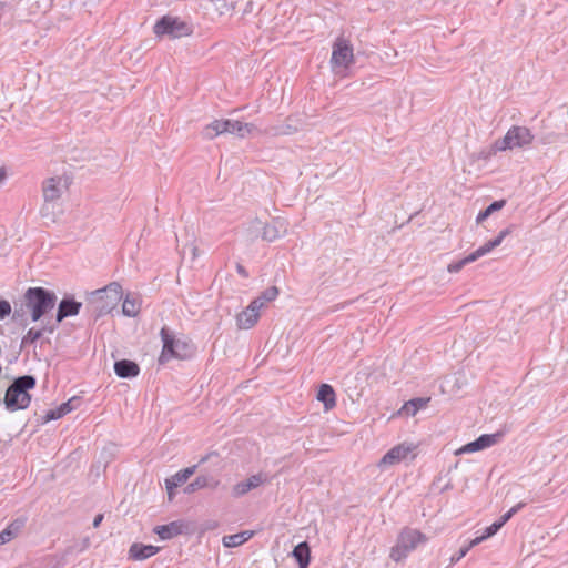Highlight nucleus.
<instances>
[{
  "label": "nucleus",
  "mask_w": 568,
  "mask_h": 568,
  "mask_svg": "<svg viewBox=\"0 0 568 568\" xmlns=\"http://www.w3.org/2000/svg\"><path fill=\"white\" fill-rule=\"evenodd\" d=\"M36 378L31 375H23L16 378L10 386L7 387L3 404L10 412L24 409L29 406L31 396L29 390L34 388Z\"/></svg>",
  "instance_id": "1"
},
{
  "label": "nucleus",
  "mask_w": 568,
  "mask_h": 568,
  "mask_svg": "<svg viewBox=\"0 0 568 568\" xmlns=\"http://www.w3.org/2000/svg\"><path fill=\"white\" fill-rule=\"evenodd\" d=\"M122 297V287L113 282L101 290L91 293L88 307L95 318L110 313Z\"/></svg>",
  "instance_id": "2"
},
{
  "label": "nucleus",
  "mask_w": 568,
  "mask_h": 568,
  "mask_svg": "<svg viewBox=\"0 0 568 568\" xmlns=\"http://www.w3.org/2000/svg\"><path fill=\"white\" fill-rule=\"evenodd\" d=\"M57 296L43 287H30L24 293V306L31 313L33 322L39 321L55 305Z\"/></svg>",
  "instance_id": "3"
},
{
  "label": "nucleus",
  "mask_w": 568,
  "mask_h": 568,
  "mask_svg": "<svg viewBox=\"0 0 568 568\" xmlns=\"http://www.w3.org/2000/svg\"><path fill=\"white\" fill-rule=\"evenodd\" d=\"M163 348L159 357V363L164 364L171 358L185 359L191 356L192 345L184 339L176 338L166 327L160 332Z\"/></svg>",
  "instance_id": "4"
},
{
  "label": "nucleus",
  "mask_w": 568,
  "mask_h": 568,
  "mask_svg": "<svg viewBox=\"0 0 568 568\" xmlns=\"http://www.w3.org/2000/svg\"><path fill=\"white\" fill-rule=\"evenodd\" d=\"M426 541L427 537L419 530L405 528L398 535L396 545L390 549L389 556L397 562L402 561L408 556L409 552Z\"/></svg>",
  "instance_id": "5"
},
{
  "label": "nucleus",
  "mask_w": 568,
  "mask_h": 568,
  "mask_svg": "<svg viewBox=\"0 0 568 568\" xmlns=\"http://www.w3.org/2000/svg\"><path fill=\"white\" fill-rule=\"evenodd\" d=\"M153 31L158 37L178 39L192 34L193 28L178 17L164 16L154 24Z\"/></svg>",
  "instance_id": "6"
},
{
  "label": "nucleus",
  "mask_w": 568,
  "mask_h": 568,
  "mask_svg": "<svg viewBox=\"0 0 568 568\" xmlns=\"http://www.w3.org/2000/svg\"><path fill=\"white\" fill-rule=\"evenodd\" d=\"M534 141V134L526 126H511L501 140H497L495 146L498 151L527 148Z\"/></svg>",
  "instance_id": "7"
},
{
  "label": "nucleus",
  "mask_w": 568,
  "mask_h": 568,
  "mask_svg": "<svg viewBox=\"0 0 568 568\" xmlns=\"http://www.w3.org/2000/svg\"><path fill=\"white\" fill-rule=\"evenodd\" d=\"M354 62L353 45L351 42L339 37L333 44V52L331 63L334 69L343 68L347 69Z\"/></svg>",
  "instance_id": "8"
},
{
  "label": "nucleus",
  "mask_w": 568,
  "mask_h": 568,
  "mask_svg": "<svg viewBox=\"0 0 568 568\" xmlns=\"http://www.w3.org/2000/svg\"><path fill=\"white\" fill-rule=\"evenodd\" d=\"M68 189V181L62 176L49 178L43 182L42 191L45 205L42 207V215H47L49 209L48 203L54 202L61 197L63 192Z\"/></svg>",
  "instance_id": "9"
},
{
  "label": "nucleus",
  "mask_w": 568,
  "mask_h": 568,
  "mask_svg": "<svg viewBox=\"0 0 568 568\" xmlns=\"http://www.w3.org/2000/svg\"><path fill=\"white\" fill-rule=\"evenodd\" d=\"M416 449V446L410 443H402L390 448L379 460V466H393L402 460H405L409 454Z\"/></svg>",
  "instance_id": "10"
},
{
  "label": "nucleus",
  "mask_w": 568,
  "mask_h": 568,
  "mask_svg": "<svg viewBox=\"0 0 568 568\" xmlns=\"http://www.w3.org/2000/svg\"><path fill=\"white\" fill-rule=\"evenodd\" d=\"M267 481L268 477L264 473L252 475L247 479L242 480L232 487V496L235 498L242 497L246 495L248 491L266 484Z\"/></svg>",
  "instance_id": "11"
},
{
  "label": "nucleus",
  "mask_w": 568,
  "mask_h": 568,
  "mask_svg": "<svg viewBox=\"0 0 568 568\" xmlns=\"http://www.w3.org/2000/svg\"><path fill=\"white\" fill-rule=\"evenodd\" d=\"M288 223L282 217H275L270 223H264L261 237L264 241L273 242L287 233Z\"/></svg>",
  "instance_id": "12"
},
{
  "label": "nucleus",
  "mask_w": 568,
  "mask_h": 568,
  "mask_svg": "<svg viewBox=\"0 0 568 568\" xmlns=\"http://www.w3.org/2000/svg\"><path fill=\"white\" fill-rule=\"evenodd\" d=\"M196 468L197 465H193L191 467L178 471L175 475L165 479V487L169 500L173 499L174 489L181 486L182 484L186 483V480L195 473Z\"/></svg>",
  "instance_id": "13"
},
{
  "label": "nucleus",
  "mask_w": 568,
  "mask_h": 568,
  "mask_svg": "<svg viewBox=\"0 0 568 568\" xmlns=\"http://www.w3.org/2000/svg\"><path fill=\"white\" fill-rule=\"evenodd\" d=\"M497 440V435H481L476 440L464 445L456 454H469L490 447Z\"/></svg>",
  "instance_id": "14"
},
{
  "label": "nucleus",
  "mask_w": 568,
  "mask_h": 568,
  "mask_svg": "<svg viewBox=\"0 0 568 568\" xmlns=\"http://www.w3.org/2000/svg\"><path fill=\"white\" fill-rule=\"evenodd\" d=\"M82 303L73 298H63L58 306L57 323H61L65 317L78 315Z\"/></svg>",
  "instance_id": "15"
},
{
  "label": "nucleus",
  "mask_w": 568,
  "mask_h": 568,
  "mask_svg": "<svg viewBox=\"0 0 568 568\" xmlns=\"http://www.w3.org/2000/svg\"><path fill=\"white\" fill-rule=\"evenodd\" d=\"M300 124L297 121L293 120L292 118H288L286 122L273 125L270 128H266L263 133L271 136H278V135H291L298 131Z\"/></svg>",
  "instance_id": "16"
},
{
  "label": "nucleus",
  "mask_w": 568,
  "mask_h": 568,
  "mask_svg": "<svg viewBox=\"0 0 568 568\" xmlns=\"http://www.w3.org/2000/svg\"><path fill=\"white\" fill-rule=\"evenodd\" d=\"M260 313L254 310V306H247L236 316V325L240 329H250L258 321Z\"/></svg>",
  "instance_id": "17"
},
{
  "label": "nucleus",
  "mask_w": 568,
  "mask_h": 568,
  "mask_svg": "<svg viewBox=\"0 0 568 568\" xmlns=\"http://www.w3.org/2000/svg\"><path fill=\"white\" fill-rule=\"evenodd\" d=\"M159 550V547L135 542L130 547L129 556L134 560H144L155 555Z\"/></svg>",
  "instance_id": "18"
},
{
  "label": "nucleus",
  "mask_w": 568,
  "mask_h": 568,
  "mask_svg": "<svg viewBox=\"0 0 568 568\" xmlns=\"http://www.w3.org/2000/svg\"><path fill=\"white\" fill-rule=\"evenodd\" d=\"M114 372L121 378H131L138 376L140 367L132 361L121 359L115 362Z\"/></svg>",
  "instance_id": "19"
},
{
  "label": "nucleus",
  "mask_w": 568,
  "mask_h": 568,
  "mask_svg": "<svg viewBox=\"0 0 568 568\" xmlns=\"http://www.w3.org/2000/svg\"><path fill=\"white\" fill-rule=\"evenodd\" d=\"M184 525L181 521H172L166 525L154 527L153 531L163 540L171 539L183 531Z\"/></svg>",
  "instance_id": "20"
},
{
  "label": "nucleus",
  "mask_w": 568,
  "mask_h": 568,
  "mask_svg": "<svg viewBox=\"0 0 568 568\" xmlns=\"http://www.w3.org/2000/svg\"><path fill=\"white\" fill-rule=\"evenodd\" d=\"M293 557L298 562V568H307L311 559V549L306 541L300 542L292 551Z\"/></svg>",
  "instance_id": "21"
},
{
  "label": "nucleus",
  "mask_w": 568,
  "mask_h": 568,
  "mask_svg": "<svg viewBox=\"0 0 568 568\" xmlns=\"http://www.w3.org/2000/svg\"><path fill=\"white\" fill-rule=\"evenodd\" d=\"M254 535L252 530H244L239 534L224 536L222 539V544L226 548H233L243 545L248 539H251Z\"/></svg>",
  "instance_id": "22"
},
{
  "label": "nucleus",
  "mask_w": 568,
  "mask_h": 568,
  "mask_svg": "<svg viewBox=\"0 0 568 568\" xmlns=\"http://www.w3.org/2000/svg\"><path fill=\"white\" fill-rule=\"evenodd\" d=\"M317 399L324 403L326 410L332 409L336 404L335 392L333 387L328 384H322L317 393Z\"/></svg>",
  "instance_id": "23"
},
{
  "label": "nucleus",
  "mask_w": 568,
  "mask_h": 568,
  "mask_svg": "<svg viewBox=\"0 0 568 568\" xmlns=\"http://www.w3.org/2000/svg\"><path fill=\"white\" fill-rule=\"evenodd\" d=\"M227 120H215L212 123L207 124L203 130V136L205 139L212 140L220 134L226 133L227 131Z\"/></svg>",
  "instance_id": "24"
},
{
  "label": "nucleus",
  "mask_w": 568,
  "mask_h": 568,
  "mask_svg": "<svg viewBox=\"0 0 568 568\" xmlns=\"http://www.w3.org/2000/svg\"><path fill=\"white\" fill-rule=\"evenodd\" d=\"M429 402V398H414L404 404L402 409L398 412V414H404L406 416H414L416 413L426 407L427 403Z\"/></svg>",
  "instance_id": "25"
},
{
  "label": "nucleus",
  "mask_w": 568,
  "mask_h": 568,
  "mask_svg": "<svg viewBox=\"0 0 568 568\" xmlns=\"http://www.w3.org/2000/svg\"><path fill=\"white\" fill-rule=\"evenodd\" d=\"M73 400H75V398H72V399L61 404L55 409L48 410L44 416V420L45 422L55 420V419H59V418L63 417L64 415L69 414L70 412H72L74 409V406L72 405Z\"/></svg>",
  "instance_id": "26"
},
{
  "label": "nucleus",
  "mask_w": 568,
  "mask_h": 568,
  "mask_svg": "<svg viewBox=\"0 0 568 568\" xmlns=\"http://www.w3.org/2000/svg\"><path fill=\"white\" fill-rule=\"evenodd\" d=\"M140 312V301L136 296L128 294L122 304V313L125 316L134 317Z\"/></svg>",
  "instance_id": "27"
},
{
  "label": "nucleus",
  "mask_w": 568,
  "mask_h": 568,
  "mask_svg": "<svg viewBox=\"0 0 568 568\" xmlns=\"http://www.w3.org/2000/svg\"><path fill=\"white\" fill-rule=\"evenodd\" d=\"M55 326H44L42 329L30 328L28 333L22 337L21 346L32 344L37 342L43 335V332L53 333Z\"/></svg>",
  "instance_id": "28"
},
{
  "label": "nucleus",
  "mask_w": 568,
  "mask_h": 568,
  "mask_svg": "<svg viewBox=\"0 0 568 568\" xmlns=\"http://www.w3.org/2000/svg\"><path fill=\"white\" fill-rule=\"evenodd\" d=\"M22 526L23 520H17L12 523L10 526H8L6 529H3L0 532V545H4L9 542L11 539H13Z\"/></svg>",
  "instance_id": "29"
},
{
  "label": "nucleus",
  "mask_w": 568,
  "mask_h": 568,
  "mask_svg": "<svg viewBox=\"0 0 568 568\" xmlns=\"http://www.w3.org/2000/svg\"><path fill=\"white\" fill-rule=\"evenodd\" d=\"M261 133H263V132L256 125H254L252 123H243V122L239 121V123L236 125V131L234 134L237 135L239 138H246V136L261 134Z\"/></svg>",
  "instance_id": "30"
},
{
  "label": "nucleus",
  "mask_w": 568,
  "mask_h": 568,
  "mask_svg": "<svg viewBox=\"0 0 568 568\" xmlns=\"http://www.w3.org/2000/svg\"><path fill=\"white\" fill-rule=\"evenodd\" d=\"M263 226H264V223L260 219H257V217L253 219L247 224V227H246L247 237L252 241L261 237V234L263 232Z\"/></svg>",
  "instance_id": "31"
},
{
  "label": "nucleus",
  "mask_w": 568,
  "mask_h": 568,
  "mask_svg": "<svg viewBox=\"0 0 568 568\" xmlns=\"http://www.w3.org/2000/svg\"><path fill=\"white\" fill-rule=\"evenodd\" d=\"M211 480H212V478H210L207 476H197L192 483H190L184 488V493L185 494H192V493H194L197 489L205 488V487L210 486V481Z\"/></svg>",
  "instance_id": "32"
},
{
  "label": "nucleus",
  "mask_w": 568,
  "mask_h": 568,
  "mask_svg": "<svg viewBox=\"0 0 568 568\" xmlns=\"http://www.w3.org/2000/svg\"><path fill=\"white\" fill-rule=\"evenodd\" d=\"M506 204L505 200L495 201L489 206H487L484 211H481L476 219L477 223H481L484 220H486L490 214H493L496 211L501 210Z\"/></svg>",
  "instance_id": "33"
},
{
  "label": "nucleus",
  "mask_w": 568,
  "mask_h": 568,
  "mask_svg": "<svg viewBox=\"0 0 568 568\" xmlns=\"http://www.w3.org/2000/svg\"><path fill=\"white\" fill-rule=\"evenodd\" d=\"M262 298L267 302L274 301L278 295V288L276 286H271L266 288L262 294Z\"/></svg>",
  "instance_id": "34"
},
{
  "label": "nucleus",
  "mask_w": 568,
  "mask_h": 568,
  "mask_svg": "<svg viewBox=\"0 0 568 568\" xmlns=\"http://www.w3.org/2000/svg\"><path fill=\"white\" fill-rule=\"evenodd\" d=\"M11 305L8 301L0 298V321L11 314Z\"/></svg>",
  "instance_id": "35"
},
{
  "label": "nucleus",
  "mask_w": 568,
  "mask_h": 568,
  "mask_svg": "<svg viewBox=\"0 0 568 568\" xmlns=\"http://www.w3.org/2000/svg\"><path fill=\"white\" fill-rule=\"evenodd\" d=\"M500 524H497L496 521L494 524H491L489 527H487L485 529V532L483 535V538H489L491 536H494L495 534H497V531L500 529Z\"/></svg>",
  "instance_id": "36"
},
{
  "label": "nucleus",
  "mask_w": 568,
  "mask_h": 568,
  "mask_svg": "<svg viewBox=\"0 0 568 568\" xmlns=\"http://www.w3.org/2000/svg\"><path fill=\"white\" fill-rule=\"evenodd\" d=\"M267 301L262 298V295L257 296L250 303V306H254V310L260 313V311L266 305Z\"/></svg>",
  "instance_id": "37"
},
{
  "label": "nucleus",
  "mask_w": 568,
  "mask_h": 568,
  "mask_svg": "<svg viewBox=\"0 0 568 568\" xmlns=\"http://www.w3.org/2000/svg\"><path fill=\"white\" fill-rule=\"evenodd\" d=\"M267 301L262 298V295L257 296L250 303V306H254V310L260 313V311L266 305Z\"/></svg>",
  "instance_id": "38"
},
{
  "label": "nucleus",
  "mask_w": 568,
  "mask_h": 568,
  "mask_svg": "<svg viewBox=\"0 0 568 568\" xmlns=\"http://www.w3.org/2000/svg\"><path fill=\"white\" fill-rule=\"evenodd\" d=\"M468 551L469 547L460 548L459 551L450 558V564H456L457 561H459L462 558L466 556Z\"/></svg>",
  "instance_id": "39"
},
{
  "label": "nucleus",
  "mask_w": 568,
  "mask_h": 568,
  "mask_svg": "<svg viewBox=\"0 0 568 568\" xmlns=\"http://www.w3.org/2000/svg\"><path fill=\"white\" fill-rule=\"evenodd\" d=\"M464 266L465 264L463 263V260H460L458 262L450 263L447 270L449 273H458Z\"/></svg>",
  "instance_id": "40"
},
{
  "label": "nucleus",
  "mask_w": 568,
  "mask_h": 568,
  "mask_svg": "<svg viewBox=\"0 0 568 568\" xmlns=\"http://www.w3.org/2000/svg\"><path fill=\"white\" fill-rule=\"evenodd\" d=\"M495 247L493 246L491 242L488 241L484 245L477 248L478 253L484 256L488 254L490 251H493Z\"/></svg>",
  "instance_id": "41"
},
{
  "label": "nucleus",
  "mask_w": 568,
  "mask_h": 568,
  "mask_svg": "<svg viewBox=\"0 0 568 568\" xmlns=\"http://www.w3.org/2000/svg\"><path fill=\"white\" fill-rule=\"evenodd\" d=\"M479 257H481V255L476 250L473 253H470L469 255H467L465 258H463V263L465 265H467L469 263H473V262L477 261Z\"/></svg>",
  "instance_id": "42"
},
{
  "label": "nucleus",
  "mask_w": 568,
  "mask_h": 568,
  "mask_svg": "<svg viewBox=\"0 0 568 568\" xmlns=\"http://www.w3.org/2000/svg\"><path fill=\"white\" fill-rule=\"evenodd\" d=\"M479 257H481V255L476 250L473 253H470L469 255H467L465 258H463V263L465 265H467L469 263H473V262L477 261Z\"/></svg>",
  "instance_id": "43"
},
{
  "label": "nucleus",
  "mask_w": 568,
  "mask_h": 568,
  "mask_svg": "<svg viewBox=\"0 0 568 568\" xmlns=\"http://www.w3.org/2000/svg\"><path fill=\"white\" fill-rule=\"evenodd\" d=\"M239 121H235V120H227V131L226 133H231V134H234L235 131H236V125H237Z\"/></svg>",
  "instance_id": "44"
},
{
  "label": "nucleus",
  "mask_w": 568,
  "mask_h": 568,
  "mask_svg": "<svg viewBox=\"0 0 568 568\" xmlns=\"http://www.w3.org/2000/svg\"><path fill=\"white\" fill-rule=\"evenodd\" d=\"M526 506V503L524 501H520L518 503L517 505H515L514 507H511L508 513L514 516L515 514H517L521 508H524Z\"/></svg>",
  "instance_id": "45"
},
{
  "label": "nucleus",
  "mask_w": 568,
  "mask_h": 568,
  "mask_svg": "<svg viewBox=\"0 0 568 568\" xmlns=\"http://www.w3.org/2000/svg\"><path fill=\"white\" fill-rule=\"evenodd\" d=\"M484 540H486V538H483V535H481L479 537L474 538L466 547H469V550H470L473 547L479 545Z\"/></svg>",
  "instance_id": "46"
},
{
  "label": "nucleus",
  "mask_w": 568,
  "mask_h": 568,
  "mask_svg": "<svg viewBox=\"0 0 568 568\" xmlns=\"http://www.w3.org/2000/svg\"><path fill=\"white\" fill-rule=\"evenodd\" d=\"M186 248L190 250L193 258H195L197 256V247L195 245L191 244V245L185 246L183 248V254H185Z\"/></svg>",
  "instance_id": "47"
},
{
  "label": "nucleus",
  "mask_w": 568,
  "mask_h": 568,
  "mask_svg": "<svg viewBox=\"0 0 568 568\" xmlns=\"http://www.w3.org/2000/svg\"><path fill=\"white\" fill-rule=\"evenodd\" d=\"M513 516L507 511L505 513L500 519L498 521H496L497 524H500V527H503Z\"/></svg>",
  "instance_id": "48"
},
{
  "label": "nucleus",
  "mask_w": 568,
  "mask_h": 568,
  "mask_svg": "<svg viewBox=\"0 0 568 568\" xmlns=\"http://www.w3.org/2000/svg\"><path fill=\"white\" fill-rule=\"evenodd\" d=\"M236 271L243 277H247L248 276V273L246 272L245 267L242 264H240V263L236 264Z\"/></svg>",
  "instance_id": "49"
},
{
  "label": "nucleus",
  "mask_w": 568,
  "mask_h": 568,
  "mask_svg": "<svg viewBox=\"0 0 568 568\" xmlns=\"http://www.w3.org/2000/svg\"><path fill=\"white\" fill-rule=\"evenodd\" d=\"M554 139H555V134L551 133V134H547V135L542 136L540 139V141L542 144H548V143H551L554 141Z\"/></svg>",
  "instance_id": "50"
},
{
  "label": "nucleus",
  "mask_w": 568,
  "mask_h": 568,
  "mask_svg": "<svg viewBox=\"0 0 568 568\" xmlns=\"http://www.w3.org/2000/svg\"><path fill=\"white\" fill-rule=\"evenodd\" d=\"M102 520H103V515L102 514L97 515L93 519V527L98 528L100 526V524L102 523Z\"/></svg>",
  "instance_id": "51"
},
{
  "label": "nucleus",
  "mask_w": 568,
  "mask_h": 568,
  "mask_svg": "<svg viewBox=\"0 0 568 568\" xmlns=\"http://www.w3.org/2000/svg\"><path fill=\"white\" fill-rule=\"evenodd\" d=\"M504 239L498 234L495 239L490 240L494 247H497L501 244Z\"/></svg>",
  "instance_id": "52"
},
{
  "label": "nucleus",
  "mask_w": 568,
  "mask_h": 568,
  "mask_svg": "<svg viewBox=\"0 0 568 568\" xmlns=\"http://www.w3.org/2000/svg\"><path fill=\"white\" fill-rule=\"evenodd\" d=\"M511 233V226L510 227H507L503 231L499 232V235L505 239L506 236H508L509 234Z\"/></svg>",
  "instance_id": "53"
},
{
  "label": "nucleus",
  "mask_w": 568,
  "mask_h": 568,
  "mask_svg": "<svg viewBox=\"0 0 568 568\" xmlns=\"http://www.w3.org/2000/svg\"><path fill=\"white\" fill-rule=\"evenodd\" d=\"M7 172L3 168H0V184L6 180Z\"/></svg>",
  "instance_id": "54"
},
{
  "label": "nucleus",
  "mask_w": 568,
  "mask_h": 568,
  "mask_svg": "<svg viewBox=\"0 0 568 568\" xmlns=\"http://www.w3.org/2000/svg\"><path fill=\"white\" fill-rule=\"evenodd\" d=\"M7 387H8V386L6 385V383H4V382H2V383L0 384V404H1V403H3V398H2V390H3L4 388L7 389Z\"/></svg>",
  "instance_id": "55"
},
{
  "label": "nucleus",
  "mask_w": 568,
  "mask_h": 568,
  "mask_svg": "<svg viewBox=\"0 0 568 568\" xmlns=\"http://www.w3.org/2000/svg\"><path fill=\"white\" fill-rule=\"evenodd\" d=\"M19 316H20V315H19V312H18V311H16V312L13 313L12 318H13L14 321H17Z\"/></svg>",
  "instance_id": "56"
},
{
  "label": "nucleus",
  "mask_w": 568,
  "mask_h": 568,
  "mask_svg": "<svg viewBox=\"0 0 568 568\" xmlns=\"http://www.w3.org/2000/svg\"><path fill=\"white\" fill-rule=\"evenodd\" d=\"M206 460H207V456H205V457L201 458L200 463H204V462H206Z\"/></svg>",
  "instance_id": "57"
}]
</instances>
